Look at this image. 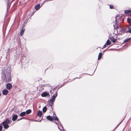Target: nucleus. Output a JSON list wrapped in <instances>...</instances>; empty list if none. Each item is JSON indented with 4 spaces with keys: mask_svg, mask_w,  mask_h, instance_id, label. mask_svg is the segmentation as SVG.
Returning a JSON list of instances; mask_svg holds the SVG:
<instances>
[{
    "mask_svg": "<svg viewBox=\"0 0 131 131\" xmlns=\"http://www.w3.org/2000/svg\"><path fill=\"white\" fill-rule=\"evenodd\" d=\"M102 56V53L101 52H100L99 54L98 57V60H100Z\"/></svg>",
    "mask_w": 131,
    "mask_h": 131,
    "instance_id": "obj_13",
    "label": "nucleus"
},
{
    "mask_svg": "<svg viewBox=\"0 0 131 131\" xmlns=\"http://www.w3.org/2000/svg\"><path fill=\"white\" fill-rule=\"evenodd\" d=\"M2 126L1 125V131L2 130Z\"/></svg>",
    "mask_w": 131,
    "mask_h": 131,
    "instance_id": "obj_29",
    "label": "nucleus"
},
{
    "mask_svg": "<svg viewBox=\"0 0 131 131\" xmlns=\"http://www.w3.org/2000/svg\"><path fill=\"white\" fill-rule=\"evenodd\" d=\"M56 91L57 92V91H55L54 89L53 90H50V92L51 93V94H52L54 93H55L54 94H55L56 93H55Z\"/></svg>",
    "mask_w": 131,
    "mask_h": 131,
    "instance_id": "obj_22",
    "label": "nucleus"
},
{
    "mask_svg": "<svg viewBox=\"0 0 131 131\" xmlns=\"http://www.w3.org/2000/svg\"><path fill=\"white\" fill-rule=\"evenodd\" d=\"M131 21V19L129 18H128L127 19V22L129 23H130V21Z\"/></svg>",
    "mask_w": 131,
    "mask_h": 131,
    "instance_id": "obj_25",
    "label": "nucleus"
},
{
    "mask_svg": "<svg viewBox=\"0 0 131 131\" xmlns=\"http://www.w3.org/2000/svg\"><path fill=\"white\" fill-rule=\"evenodd\" d=\"M119 17V19L118 20V22L119 21H120L121 20V19H122V17H118V16H116L115 17V21L113 22V26L114 28L117 29L119 28L118 27V24H117V18Z\"/></svg>",
    "mask_w": 131,
    "mask_h": 131,
    "instance_id": "obj_1",
    "label": "nucleus"
},
{
    "mask_svg": "<svg viewBox=\"0 0 131 131\" xmlns=\"http://www.w3.org/2000/svg\"><path fill=\"white\" fill-rule=\"evenodd\" d=\"M6 88L8 90H10L12 87V84L10 83H8L6 85Z\"/></svg>",
    "mask_w": 131,
    "mask_h": 131,
    "instance_id": "obj_5",
    "label": "nucleus"
},
{
    "mask_svg": "<svg viewBox=\"0 0 131 131\" xmlns=\"http://www.w3.org/2000/svg\"><path fill=\"white\" fill-rule=\"evenodd\" d=\"M111 42L109 39H108L107 40L106 43V44L107 45H109L111 44Z\"/></svg>",
    "mask_w": 131,
    "mask_h": 131,
    "instance_id": "obj_18",
    "label": "nucleus"
},
{
    "mask_svg": "<svg viewBox=\"0 0 131 131\" xmlns=\"http://www.w3.org/2000/svg\"><path fill=\"white\" fill-rule=\"evenodd\" d=\"M23 118H25V117H23V118H20V119H18L17 120V121H19V120H21V119H23Z\"/></svg>",
    "mask_w": 131,
    "mask_h": 131,
    "instance_id": "obj_28",
    "label": "nucleus"
},
{
    "mask_svg": "<svg viewBox=\"0 0 131 131\" xmlns=\"http://www.w3.org/2000/svg\"><path fill=\"white\" fill-rule=\"evenodd\" d=\"M125 30V29H124V30Z\"/></svg>",
    "mask_w": 131,
    "mask_h": 131,
    "instance_id": "obj_31",
    "label": "nucleus"
},
{
    "mask_svg": "<svg viewBox=\"0 0 131 131\" xmlns=\"http://www.w3.org/2000/svg\"><path fill=\"white\" fill-rule=\"evenodd\" d=\"M10 121L8 119H7L5 121H4L3 123L8 124L10 123Z\"/></svg>",
    "mask_w": 131,
    "mask_h": 131,
    "instance_id": "obj_15",
    "label": "nucleus"
},
{
    "mask_svg": "<svg viewBox=\"0 0 131 131\" xmlns=\"http://www.w3.org/2000/svg\"><path fill=\"white\" fill-rule=\"evenodd\" d=\"M130 39V38H129L125 39L124 41V43L126 42Z\"/></svg>",
    "mask_w": 131,
    "mask_h": 131,
    "instance_id": "obj_23",
    "label": "nucleus"
},
{
    "mask_svg": "<svg viewBox=\"0 0 131 131\" xmlns=\"http://www.w3.org/2000/svg\"><path fill=\"white\" fill-rule=\"evenodd\" d=\"M42 111H38L37 114V115L39 117H41L42 116Z\"/></svg>",
    "mask_w": 131,
    "mask_h": 131,
    "instance_id": "obj_10",
    "label": "nucleus"
},
{
    "mask_svg": "<svg viewBox=\"0 0 131 131\" xmlns=\"http://www.w3.org/2000/svg\"><path fill=\"white\" fill-rule=\"evenodd\" d=\"M18 115L16 114L13 115V117L12 118V120L13 121H15L18 118Z\"/></svg>",
    "mask_w": 131,
    "mask_h": 131,
    "instance_id": "obj_6",
    "label": "nucleus"
},
{
    "mask_svg": "<svg viewBox=\"0 0 131 131\" xmlns=\"http://www.w3.org/2000/svg\"><path fill=\"white\" fill-rule=\"evenodd\" d=\"M41 96L42 97H50V95L49 93L46 92H44L41 94Z\"/></svg>",
    "mask_w": 131,
    "mask_h": 131,
    "instance_id": "obj_4",
    "label": "nucleus"
},
{
    "mask_svg": "<svg viewBox=\"0 0 131 131\" xmlns=\"http://www.w3.org/2000/svg\"><path fill=\"white\" fill-rule=\"evenodd\" d=\"M24 31L25 29H22L21 30L20 32V34L19 35V36H22L24 33Z\"/></svg>",
    "mask_w": 131,
    "mask_h": 131,
    "instance_id": "obj_14",
    "label": "nucleus"
},
{
    "mask_svg": "<svg viewBox=\"0 0 131 131\" xmlns=\"http://www.w3.org/2000/svg\"><path fill=\"white\" fill-rule=\"evenodd\" d=\"M128 32L129 33H131V28H129L128 31Z\"/></svg>",
    "mask_w": 131,
    "mask_h": 131,
    "instance_id": "obj_26",
    "label": "nucleus"
},
{
    "mask_svg": "<svg viewBox=\"0 0 131 131\" xmlns=\"http://www.w3.org/2000/svg\"><path fill=\"white\" fill-rule=\"evenodd\" d=\"M55 93L52 96V98L50 99L49 101V102L51 104L50 105L51 106H52V104H53L54 101L57 95V93L56 92H55Z\"/></svg>",
    "mask_w": 131,
    "mask_h": 131,
    "instance_id": "obj_2",
    "label": "nucleus"
},
{
    "mask_svg": "<svg viewBox=\"0 0 131 131\" xmlns=\"http://www.w3.org/2000/svg\"><path fill=\"white\" fill-rule=\"evenodd\" d=\"M124 13L125 14H127L128 13H131V10H125Z\"/></svg>",
    "mask_w": 131,
    "mask_h": 131,
    "instance_id": "obj_19",
    "label": "nucleus"
},
{
    "mask_svg": "<svg viewBox=\"0 0 131 131\" xmlns=\"http://www.w3.org/2000/svg\"><path fill=\"white\" fill-rule=\"evenodd\" d=\"M75 78V79H74H74H76V78Z\"/></svg>",
    "mask_w": 131,
    "mask_h": 131,
    "instance_id": "obj_30",
    "label": "nucleus"
},
{
    "mask_svg": "<svg viewBox=\"0 0 131 131\" xmlns=\"http://www.w3.org/2000/svg\"><path fill=\"white\" fill-rule=\"evenodd\" d=\"M2 123L3 124V125L4 127V128L7 129L9 127V126L8 124L3 122Z\"/></svg>",
    "mask_w": 131,
    "mask_h": 131,
    "instance_id": "obj_8",
    "label": "nucleus"
},
{
    "mask_svg": "<svg viewBox=\"0 0 131 131\" xmlns=\"http://www.w3.org/2000/svg\"><path fill=\"white\" fill-rule=\"evenodd\" d=\"M12 80V79L10 73L8 74L7 76H5L4 79V81L6 82H10Z\"/></svg>",
    "mask_w": 131,
    "mask_h": 131,
    "instance_id": "obj_3",
    "label": "nucleus"
},
{
    "mask_svg": "<svg viewBox=\"0 0 131 131\" xmlns=\"http://www.w3.org/2000/svg\"><path fill=\"white\" fill-rule=\"evenodd\" d=\"M53 120H56L57 121H58L59 119L56 116V115L55 114H53Z\"/></svg>",
    "mask_w": 131,
    "mask_h": 131,
    "instance_id": "obj_9",
    "label": "nucleus"
},
{
    "mask_svg": "<svg viewBox=\"0 0 131 131\" xmlns=\"http://www.w3.org/2000/svg\"><path fill=\"white\" fill-rule=\"evenodd\" d=\"M111 41L113 43H115L116 42V39L113 37H112L110 39Z\"/></svg>",
    "mask_w": 131,
    "mask_h": 131,
    "instance_id": "obj_12",
    "label": "nucleus"
},
{
    "mask_svg": "<svg viewBox=\"0 0 131 131\" xmlns=\"http://www.w3.org/2000/svg\"><path fill=\"white\" fill-rule=\"evenodd\" d=\"M106 43L105 44V45L104 46L103 49L104 48H105L106 47Z\"/></svg>",
    "mask_w": 131,
    "mask_h": 131,
    "instance_id": "obj_27",
    "label": "nucleus"
},
{
    "mask_svg": "<svg viewBox=\"0 0 131 131\" xmlns=\"http://www.w3.org/2000/svg\"><path fill=\"white\" fill-rule=\"evenodd\" d=\"M31 112V110L29 109L28 110H27L26 111V112H25L26 114H30Z\"/></svg>",
    "mask_w": 131,
    "mask_h": 131,
    "instance_id": "obj_20",
    "label": "nucleus"
},
{
    "mask_svg": "<svg viewBox=\"0 0 131 131\" xmlns=\"http://www.w3.org/2000/svg\"><path fill=\"white\" fill-rule=\"evenodd\" d=\"M26 114V113L25 112H23L21 113L20 114V115L21 117H23Z\"/></svg>",
    "mask_w": 131,
    "mask_h": 131,
    "instance_id": "obj_17",
    "label": "nucleus"
},
{
    "mask_svg": "<svg viewBox=\"0 0 131 131\" xmlns=\"http://www.w3.org/2000/svg\"><path fill=\"white\" fill-rule=\"evenodd\" d=\"M47 118L48 120L50 121H52L53 120V117L50 115L47 116Z\"/></svg>",
    "mask_w": 131,
    "mask_h": 131,
    "instance_id": "obj_11",
    "label": "nucleus"
},
{
    "mask_svg": "<svg viewBox=\"0 0 131 131\" xmlns=\"http://www.w3.org/2000/svg\"><path fill=\"white\" fill-rule=\"evenodd\" d=\"M8 90L6 89H4L2 91V93L4 95H6L8 94Z\"/></svg>",
    "mask_w": 131,
    "mask_h": 131,
    "instance_id": "obj_7",
    "label": "nucleus"
},
{
    "mask_svg": "<svg viewBox=\"0 0 131 131\" xmlns=\"http://www.w3.org/2000/svg\"><path fill=\"white\" fill-rule=\"evenodd\" d=\"M109 6L110 8L111 9H115L114 6L113 5H110Z\"/></svg>",
    "mask_w": 131,
    "mask_h": 131,
    "instance_id": "obj_24",
    "label": "nucleus"
},
{
    "mask_svg": "<svg viewBox=\"0 0 131 131\" xmlns=\"http://www.w3.org/2000/svg\"><path fill=\"white\" fill-rule=\"evenodd\" d=\"M40 4H38L36 5L35 7V8L36 10H38L40 8Z\"/></svg>",
    "mask_w": 131,
    "mask_h": 131,
    "instance_id": "obj_16",
    "label": "nucleus"
},
{
    "mask_svg": "<svg viewBox=\"0 0 131 131\" xmlns=\"http://www.w3.org/2000/svg\"><path fill=\"white\" fill-rule=\"evenodd\" d=\"M47 110V107L46 106H45L43 108L42 110L43 112V113L45 112Z\"/></svg>",
    "mask_w": 131,
    "mask_h": 131,
    "instance_id": "obj_21",
    "label": "nucleus"
}]
</instances>
